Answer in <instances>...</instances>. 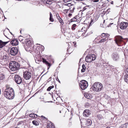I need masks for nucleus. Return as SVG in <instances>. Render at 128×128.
<instances>
[{"label":"nucleus","instance_id":"nucleus-19","mask_svg":"<svg viewBox=\"0 0 128 128\" xmlns=\"http://www.w3.org/2000/svg\"><path fill=\"white\" fill-rule=\"evenodd\" d=\"M7 42H4L1 40H0V48H3L7 44Z\"/></svg>","mask_w":128,"mask_h":128},{"label":"nucleus","instance_id":"nucleus-14","mask_svg":"<svg viewBox=\"0 0 128 128\" xmlns=\"http://www.w3.org/2000/svg\"><path fill=\"white\" fill-rule=\"evenodd\" d=\"M10 43L13 46H16L18 44V40L16 39H13L11 41Z\"/></svg>","mask_w":128,"mask_h":128},{"label":"nucleus","instance_id":"nucleus-27","mask_svg":"<svg viewBox=\"0 0 128 128\" xmlns=\"http://www.w3.org/2000/svg\"><path fill=\"white\" fill-rule=\"evenodd\" d=\"M36 116H37V115L36 114H30L29 115L30 117L34 118H36Z\"/></svg>","mask_w":128,"mask_h":128},{"label":"nucleus","instance_id":"nucleus-25","mask_svg":"<svg viewBox=\"0 0 128 128\" xmlns=\"http://www.w3.org/2000/svg\"><path fill=\"white\" fill-rule=\"evenodd\" d=\"M52 17V14H51V12H50V21H51L52 22H53L54 21V20L53 18Z\"/></svg>","mask_w":128,"mask_h":128},{"label":"nucleus","instance_id":"nucleus-47","mask_svg":"<svg viewBox=\"0 0 128 128\" xmlns=\"http://www.w3.org/2000/svg\"><path fill=\"white\" fill-rule=\"evenodd\" d=\"M103 65L104 66H106L104 64V63H103Z\"/></svg>","mask_w":128,"mask_h":128},{"label":"nucleus","instance_id":"nucleus-49","mask_svg":"<svg viewBox=\"0 0 128 128\" xmlns=\"http://www.w3.org/2000/svg\"><path fill=\"white\" fill-rule=\"evenodd\" d=\"M108 66V64H106V66Z\"/></svg>","mask_w":128,"mask_h":128},{"label":"nucleus","instance_id":"nucleus-12","mask_svg":"<svg viewBox=\"0 0 128 128\" xmlns=\"http://www.w3.org/2000/svg\"><path fill=\"white\" fill-rule=\"evenodd\" d=\"M128 24L127 22H122L120 24V28L121 29L124 30L127 27Z\"/></svg>","mask_w":128,"mask_h":128},{"label":"nucleus","instance_id":"nucleus-43","mask_svg":"<svg viewBox=\"0 0 128 128\" xmlns=\"http://www.w3.org/2000/svg\"><path fill=\"white\" fill-rule=\"evenodd\" d=\"M72 30H75V28H74V27L72 26Z\"/></svg>","mask_w":128,"mask_h":128},{"label":"nucleus","instance_id":"nucleus-15","mask_svg":"<svg viewBox=\"0 0 128 128\" xmlns=\"http://www.w3.org/2000/svg\"><path fill=\"white\" fill-rule=\"evenodd\" d=\"M109 36L108 34L107 33H103L102 34V38L105 39V40H107L108 39V38Z\"/></svg>","mask_w":128,"mask_h":128},{"label":"nucleus","instance_id":"nucleus-39","mask_svg":"<svg viewBox=\"0 0 128 128\" xmlns=\"http://www.w3.org/2000/svg\"><path fill=\"white\" fill-rule=\"evenodd\" d=\"M105 40V39H104L103 38V39H102L101 40H100L99 41V42H103L104 41V40Z\"/></svg>","mask_w":128,"mask_h":128},{"label":"nucleus","instance_id":"nucleus-38","mask_svg":"<svg viewBox=\"0 0 128 128\" xmlns=\"http://www.w3.org/2000/svg\"><path fill=\"white\" fill-rule=\"evenodd\" d=\"M91 1L94 2H97L99 1V0H91Z\"/></svg>","mask_w":128,"mask_h":128},{"label":"nucleus","instance_id":"nucleus-56","mask_svg":"<svg viewBox=\"0 0 128 128\" xmlns=\"http://www.w3.org/2000/svg\"><path fill=\"white\" fill-rule=\"evenodd\" d=\"M59 82H60V80H59Z\"/></svg>","mask_w":128,"mask_h":128},{"label":"nucleus","instance_id":"nucleus-1","mask_svg":"<svg viewBox=\"0 0 128 128\" xmlns=\"http://www.w3.org/2000/svg\"><path fill=\"white\" fill-rule=\"evenodd\" d=\"M4 95L8 99H13L14 97V90L10 87L6 88L4 92Z\"/></svg>","mask_w":128,"mask_h":128},{"label":"nucleus","instance_id":"nucleus-51","mask_svg":"<svg viewBox=\"0 0 128 128\" xmlns=\"http://www.w3.org/2000/svg\"><path fill=\"white\" fill-rule=\"evenodd\" d=\"M106 128H110V127H108Z\"/></svg>","mask_w":128,"mask_h":128},{"label":"nucleus","instance_id":"nucleus-22","mask_svg":"<svg viewBox=\"0 0 128 128\" xmlns=\"http://www.w3.org/2000/svg\"><path fill=\"white\" fill-rule=\"evenodd\" d=\"M84 28H83L82 29H81V30L79 31L77 33V34H79V35L78 36V37H80L81 34L83 33V31L82 30Z\"/></svg>","mask_w":128,"mask_h":128},{"label":"nucleus","instance_id":"nucleus-45","mask_svg":"<svg viewBox=\"0 0 128 128\" xmlns=\"http://www.w3.org/2000/svg\"><path fill=\"white\" fill-rule=\"evenodd\" d=\"M59 14H56V18H58V17H59Z\"/></svg>","mask_w":128,"mask_h":128},{"label":"nucleus","instance_id":"nucleus-21","mask_svg":"<svg viewBox=\"0 0 128 128\" xmlns=\"http://www.w3.org/2000/svg\"><path fill=\"white\" fill-rule=\"evenodd\" d=\"M124 81L128 84V72H127L124 78Z\"/></svg>","mask_w":128,"mask_h":128},{"label":"nucleus","instance_id":"nucleus-37","mask_svg":"<svg viewBox=\"0 0 128 128\" xmlns=\"http://www.w3.org/2000/svg\"><path fill=\"white\" fill-rule=\"evenodd\" d=\"M41 0L42 2H43L44 4H45L47 2V0Z\"/></svg>","mask_w":128,"mask_h":128},{"label":"nucleus","instance_id":"nucleus-5","mask_svg":"<svg viewBox=\"0 0 128 128\" xmlns=\"http://www.w3.org/2000/svg\"><path fill=\"white\" fill-rule=\"evenodd\" d=\"M96 58V56L94 54H88L86 57L85 60L87 62H91L92 61L94 60Z\"/></svg>","mask_w":128,"mask_h":128},{"label":"nucleus","instance_id":"nucleus-41","mask_svg":"<svg viewBox=\"0 0 128 128\" xmlns=\"http://www.w3.org/2000/svg\"><path fill=\"white\" fill-rule=\"evenodd\" d=\"M57 19L59 20H60V19H61V18L59 16V17H58V18H57Z\"/></svg>","mask_w":128,"mask_h":128},{"label":"nucleus","instance_id":"nucleus-10","mask_svg":"<svg viewBox=\"0 0 128 128\" xmlns=\"http://www.w3.org/2000/svg\"><path fill=\"white\" fill-rule=\"evenodd\" d=\"M14 80L17 84H20L22 82V80L21 77L18 75H16L14 77Z\"/></svg>","mask_w":128,"mask_h":128},{"label":"nucleus","instance_id":"nucleus-28","mask_svg":"<svg viewBox=\"0 0 128 128\" xmlns=\"http://www.w3.org/2000/svg\"><path fill=\"white\" fill-rule=\"evenodd\" d=\"M97 118L99 120H100L102 119H103L104 118L101 115L99 114L97 116Z\"/></svg>","mask_w":128,"mask_h":128},{"label":"nucleus","instance_id":"nucleus-8","mask_svg":"<svg viewBox=\"0 0 128 128\" xmlns=\"http://www.w3.org/2000/svg\"><path fill=\"white\" fill-rule=\"evenodd\" d=\"M23 76L24 79L26 80H28L31 77V74L29 71H26L24 72Z\"/></svg>","mask_w":128,"mask_h":128},{"label":"nucleus","instance_id":"nucleus-32","mask_svg":"<svg viewBox=\"0 0 128 128\" xmlns=\"http://www.w3.org/2000/svg\"><path fill=\"white\" fill-rule=\"evenodd\" d=\"M91 20L90 22V25H91L94 22L96 21H94V20L92 18H91Z\"/></svg>","mask_w":128,"mask_h":128},{"label":"nucleus","instance_id":"nucleus-62","mask_svg":"<svg viewBox=\"0 0 128 128\" xmlns=\"http://www.w3.org/2000/svg\"><path fill=\"white\" fill-rule=\"evenodd\" d=\"M21 30H20V32H21Z\"/></svg>","mask_w":128,"mask_h":128},{"label":"nucleus","instance_id":"nucleus-36","mask_svg":"<svg viewBox=\"0 0 128 128\" xmlns=\"http://www.w3.org/2000/svg\"><path fill=\"white\" fill-rule=\"evenodd\" d=\"M8 57L6 56H3V58L4 59H5V60H7L8 59Z\"/></svg>","mask_w":128,"mask_h":128},{"label":"nucleus","instance_id":"nucleus-54","mask_svg":"<svg viewBox=\"0 0 128 128\" xmlns=\"http://www.w3.org/2000/svg\"><path fill=\"white\" fill-rule=\"evenodd\" d=\"M105 22V20H104V22H104V23Z\"/></svg>","mask_w":128,"mask_h":128},{"label":"nucleus","instance_id":"nucleus-2","mask_svg":"<svg viewBox=\"0 0 128 128\" xmlns=\"http://www.w3.org/2000/svg\"><path fill=\"white\" fill-rule=\"evenodd\" d=\"M9 68L12 71H15L18 70L20 68L19 64L14 61L11 62L9 64Z\"/></svg>","mask_w":128,"mask_h":128},{"label":"nucleus","instance_id":"nucleus-40","mask_svg":"<svg viewBox=\"0 0 128 128\" xmlns=\"http://www.w3.org/2000/svg\"><path fill=\"white\" fill-rule=\"evenodd\" d=\"M76 20V19L75 18H74L73 19H72V21H75Z\"/></svg>","mask_w":128,"mask_h":128},{"label":"nucleus","instance_id":"nucleus-31","mask_svg":"<svg viewBox=\"0 0 128 128\" xmlns=\"http://www.w3.org/2000/svg\"><path fill=\"white\" fill-rule=\"evenodd\" d=\"M126 123L125 124L122 125L119 128H126Z\"/></svg>","mask_w":128,"mask_h":128},{"label":"nucleus","instance_id":"nucleus-55","mask_svg":"<svg viewBox=\"0 0 128 128\" xmlns=\"http://www.w3.org/2000/svg\"><path fill=\"white\" fill-rule=\"evenodd\" d=\"M5 32V30H4V32Z\"/></svg>","mask_w":128,"mask_h":128},{"label":"nucleus","instance_id":"nucleus-34","mask_svg":"<svg viewBox=\"0 0 128 128\" xmlns=\"http://www.w3.org/2000/svg\"><path fill=\"white\" fill-rule=\"evenodd\" d=\"M65 5L68 6H72V4L71 3H68L65 4Z\"/></svg>","mask_w":128,"mask_h":128},{"label":"nucleus","instance_id":"nucleus-20","mask_svg":"<svg viewBox=\"0 0 128 128\" xmlns=\"http://www.w3.org/2000/svg\"><path fill=\"white\" fill-rule=\"evenodd\" d=\"M43 62L47 65L48 66H49V67L48 68V70L50 66V64L45 59H43Z\"/></svg>","mask_w":128,"mask_h":128},{"label":"nucleus","instance_id":"nucleus-11","mask_svg":"<svg viewBox=\"0 0 128 128\" xmlns=\"http://www.w3.org/2000/svg\"><path fill=\"white\" fill-rule=\"evenodd\" d=\"M112 57L114 60L117 61L119 59V55L118 53L115 52L112 54Z\"/></svg>","mask_w":128,"mask_h":128},{"label":"nucleus","instance_id":"nucleus-33","mask_svg":"<svg viewBox=\"0 0 128 128\" xmlns=\"http://www.w3.org/2000/svg\"><path fill=\"white\" fill-rule=\"evenodd\" d=\"M59 22H60L61 24L62 25H63L64 23L63 22L62 20L61 19H60V20H58Z\"/></svg>","mask_w":128,"mask_h":128},{"label":"nucleus","instance_id":"nucleus-4","mask_svg":"<svg viewBox=\"0 0 128 128\" xmlns=\"http://www.w3.org/2000/svg\"><path fill=\"white\" fill-rule=\"evenodd\" d=\"M115 42L119 46H122L125 44V42L123 41V39L121 36H118L116 38Z\"/></svg>","mask_w":128,"mask_h":128},{"label":"nucleus","instance_id":"nucleus-52","mask_svg":"<svg viewBox=\"0 0 128 128\" xmlns=\"http://www.w3.org/2000/svg\"><path fill=\"white\" fill-rule=\"evenodd\" d=\"M15 128H18V127H15Z\"/></svg>","mask_w":128,"mask_h":128},{"label":"nucleus","instance_id":"nucleus-17","mask_svg":"<svg viewBox=\"0 0 128 128\" xmlns=\"http://www.w3.org/2000/svg\"><path fill=\"white\" fill-rule=\"evenodd\" d=\"M52 2L50 0H47V2L45 4L46 6L50 8H51V7H52V6H50L52 4Z\"/></svg>","mask_w":128,"mask_h":128},{"label":"nucleus","instance_id":"nucleus-6","mask_svg":"<svg viewBox=\"0 0 128 128\" xmlns=\"http://www.w3.org/2000/svg\"><path fill=\"white\" fill-rule=\"evenodd\" d=\"M79 85L82 90H84L88 86V82L85 80H82L79 84Z\"/></svg>","mask_w":128,"mask_h":128},{"label":"nucleus","instance_id":"nucleus-61","mask_svg":"<svg viewBox=\"0 0 128 128\" xmlns=\"http://www.w3.org/2000/svg\"><path fill=\"white\" fill-rule=\"evenodd\" d=\"M67 51H68V49H67Z\"/></svg>","mask_w":128,"mask_h":128},{"label":"nucleus","instance_id":"nucleus-35","mask_svg":"<svg viewBox=\"0 0 128 128\" xmlns=\"http://www.w3.org/2000/svg\"><path fill=\"white\" fill-rule=\"evenodd\" d=\"M72 0H64L63 2L65 3H67L69 2L72 1Z\"/></svg>","mask_w":128,"mask_h":128},{"label":"nucleus","instance_id":"nucleus-30","mask_svg":"<svg viewBox=\"0 0 128 128\" xmlns=\"http://www.w3.org/2000/svg\"><path fill=\"white\" fill-rule=\"evenodd\" d=\"M54 87V86H50L48 87L47 89V90L48 91H50V90L53 88Z\"/></svg>","mask_w":128,"mask_h":128},{"label":"nucleus","instance_id":"nucleus-29","mask_svg":"<svg viewBox=\"0 0 128 128\" xmlns=\"http://www.w3.org/2000/svg\"><path fill=\"white\" fill-rule=\"evenodd\" d=\"M92 18L94 20V21H96L98 19V18L97 16H94Z\"/></svg>","mask_w":128,"mask_h":128},{"label":"nucleus","instance_id":"nucleus-13","mask_svg":"<svg viewBox=\"0 0 128 128\" xmlns=\"http://www.w3.org/2000/svg\"><path fill=\"white\" fill-rule=\"evenodd\" d=\"M91 114V111L88 110H85L83 113V116L85 117H88Z\"/></svg>","mask_w":128,"mask_h":128},{"label":"nucleus","instance_id":"nucleus-3","mask_svg":"<svg viewBox=\"0 0 128 128\" xmlns=\"http://www.w3.org/2000/svg\"><path fill=\"white\" fill-rule=\"evenodd\" d=\"M102 84L99 82L94 83L92 85V87L93 90L97 92L100 91L102 90Z\"/></svg>","mask_w":128,"mask_h":128},{"label":"nucleus","instance_id":"nucleus-63","mask_svg":"<svg viewBox=\"0 0 128 128\" xmlns=\"http://www.w3.org/2000/svg\"><path fill=\"white\" fill-rule=\"evenodd\" d=\"M7 29L8 30H9L7 28Z\"/></svg>","mask_w":128,"mask_h":128},{"label":"nucleus","instance_id":"nucleus-50","mask_svg":"<svg viewBox=\"0 0 128 128\" xmlns=\"http://www.w3.org/2000/svg\"><path fill=\"white\" fill-rule=\"evenodd\" d=\"M42 46V49H43V48H44V46Z\"/></svg>","mask_w":128,"mask_h":128},{"label":"nucleus","instance_id":"nucleus-48","mask_svg":"<svg viewBox=\"0 0 128 128\" xmlns=\"http://www.w3.org/2000/svg\"><path fill=\"white\" fill-rule=\"evenodd\" d=\"M78 0V1H83V0Z\"/></svg>","mask_w":128,"mask_h":128},{"label":"nucleus","instance_id":"nucleus-60","mask_svg":"<svg viewBox=\"0 0 128 128\" xmlns=\"http://www.w3.org/2000/svg\"><path fill=\"white\" fill-rule=\"evenodd\" d=\"M51 78V77L49 79H50Z\"/></svg>","mask_w":128,"mask_h":128},{"label":"nucleus","instance_id":"nucleus-59","mask_svg":"<svg viewBox=\"0 0 128 128\" xmlns=\"http://www.w3.org/2000/svg\"><path fill=\"white\" fill-rule=\"evenodd\" d=\"M74 46H75V44H74Z\"/></svg>","mask_w":128,"mask_h":128},{"label":"nucleus","instance_id":"nucleus-58","mask_svg":"<svg viewBox=\"0 0 128 128\" xmlns=\"http://www.w3.org/2000/svg\"><path fill=\"white\" fill-rule=\"evenodd\" d=\"M51 24V23H50L49 24Z\"/></svg>","mask_w":128,"mask_h":128},{"label":"nucleus","instance_id":"nucleus-23","mask_svg":"<svg viewBox=\"0 0 128 128\" xmlns=\"http://www.w3.org/2000/svg\"><path fill=\"white\" fill-rule=\"evenodd\" d=\"M84 96L88 99H90L91 97V94L88 93H85Z\"/></svg>","mask_w":128,"mask_h":128},{"label":"nucleus","instance_id":"nucleus-18","mask_svg":"<svg viewBox=\"0 0 128 128\" xmlns=\"http://www.w3.org/2000/svg\"><path fill=\"white\" fill-rule=\"evenodd\" d=\"M92 124V121L90 119H88L86 120L85 124L86 126H90Z\"/></svg>","mask_w":128,"mask_h":128},{"label":"nucleus","instance_id":"nucleus-42","mask_svg":"<svg viewBox=\"0 0 128 128\" xmlns=\"http://www.w3.org/2000/svg\"><path fill=\"white\" fill-rule=\"evenodd\" d=\"M76 26V25L75 24H74L72 26L73 27H75Z\"/></svg>","mask_w":128,"mask_h":128},{"label":"nucleus","instance_id":"nucleus-9","mask_svg":"<svg viewBox=\"0 0 128 128\" xmlns=\"http://www.w3.org/2000/svg\"><path fill=\"white\" fill-rule=\"evenodd\" d=\"M19 39L21 42H22V43L24 44H26L27 45L28 44H29L30 43V41L29 40V39H25L24 42H23V40H24V38L22 36H20L19 37Z\"/></svg>","mask_w":128,"mask_h":128},{"label":"nucleus","instance_id":"nucleus-57","mask_svg":"<svg viewBox=\"0 0 128 128\" xmlns=\"http://www.w3.org/2000/svg\"><path fill=\"white\" fill-rule=\"evenodd\" d=\"M74 9V8H73V9Z\"/></svg>","mask_w":128,"mask_h":128},{"label":"nucleus","instance_id":"nucleus-7","mask_svg":"<svg viewBox=\"0 0 128 128\" xmlns=\"http://www.w3.org/2000/svg\"><path fill=\"white\" fill-rule=\"evenodd\" d=\"M10 54L13 56L16 55L18 52V49L16 47H12L10 49Z\"/></svg>","mask_w":128,"mask_h":128},{"label":"nucleus","instance_id":"nucleus-53","mask_svg":"<svg viewBox=\"0 0 128 128\" xmlns=\"http://www.w3.org/2000/svg\"><path fill=\"white\" fill-rule=\"evenodd\" d=\"M1 94V90H0V94Z\"/></svg>","mask_w":128,"mask_h":128},{"label":"nucleus","instance_id":"nucleus-44","mask_svg":"<svg viewBox=\"0 0 128 128\" xmlns=\"http://www.w3.org/2000/svg\"><path fill=\"white\" fill-rule=\"evenodd\" d=\"M72 15V14H68V16H70Z\"/></svg>","mask_w":128,"mask_h":128},{"label":"nucleus","instance_id":"nucleus-26","mask_svg":"<svg viewBox=\"0 0 128 128\" xmlns=\"http://www.w3.org/2000/svg\"><path fill=\"white\" fill-rule=\"evenodd\" d=\"M32 123L34 125L36 126H38L39 125V124L37 121L33 120L32 121Z\"/></svg>","mask_w":128,"mask_h":128},{"label":"nucleus","instance_id":"nucleus-46","mask_svg":"<svg viewBox=\"0 0 128 128\" xmlns=\"http://www.w3.org/2000/svg\"><path fill=\"white\" fill-rule=\"evenodd\" d=\"M41 117L42 118H45V117L43 116H41Z\"/></svg>","mask_w":128,"mask_h":128},{"label":"nucleus","instance_id":"nucleus-24","mask_svg":"<svg viewBox=\"0 0 128 128\" xmlns=\"http://www.w3.org/2000/svg\"><path fill=\"white\" fill-rule=\"evenodd\" d=\"M86 69V66L84 64H83L82 66V69L81 70V72H84Z\"/></svg>","mask_w":128,"mask_h":128},{"label":"nucleus","instance_id":"nucleus-16","mask_svg":"<svg viewBox=\"0 0 128 128\" xmlns=\"http://www.w3.org/2000/svg\"><path fill=\"white\" fill-rule=\"evenodd\" d=\"M47 128H55L54 125L50 122L47 123Z\"/></svg>","mask_w":128,"mask_h":128}]
</instances>
